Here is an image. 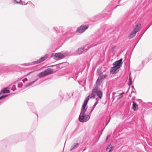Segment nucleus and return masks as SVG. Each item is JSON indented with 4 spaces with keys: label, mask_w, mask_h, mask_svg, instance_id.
<instances>
[{
    "label": "nucleus",
    "mask_w": 152,
    "mask_h": 152,
    "mask_svg": "<svg viewBox=\"0 0 152 152\" xmlns=\"http://www.w3.org/2000/svg\"><path fill=\"white\" fill-rule=\"evenodd\" d=\"M53 58L56 60H58L63 58L65 56L61 53H56L52 55Z\"/></svg>",
    "instance_id": "obj_5"
},
{
    "label": "nucleus",
    "mask_w": 152,
    "mask_h": 152,
    "mask_svg": "<svg viewBox=\"0 0 152 152\" xmlns=\"http://www.w3.org/2000/svg\"><path fill=\"white\" fill-rule=\"evenodd\" d=\"M35 72L34 71L31 72L30 73H28L27 74V76H28V77L31 76L34 77L37 74L35 73Z\"/></svg>",
    "instance_id": "obj_13"
},
{
    "label": "nucleus",
    "mask_w": 152,
    "mask_h": 152,
    "mask_svg": "<svg viewBox=\"0 0 152 152\" xmlns=\"http://www.w3.org/2000/svg\"><path fill=\"white\" fill-rule=\"evenodd\" d=\"M115 48V46H114L112 48V51H113V50H114V49Z\"/></svg>",
    "instance_id": "obj_25"
},
{
    "label": "nucleus",
    "mask_w": 152,
    "mask_h": 152,
    "mask_svg": "<svg viewBox=\"0 0 152 152\" xmlns=\"http://www.w3.org/2000/svg\"><path fill=\"white\" fill-rule=\"evenodd\" d=\"M38 80L37 79L29 83L27 85H26V87H28V86H29L31 85H32L37 80Z\"/></svg>",
    "instance_id": "obj_19"
},
{
    "label": "nucleus",
    "mask_w": 152,
    "mask_h": 152,
    "mask_svg": "<svg viewBox=\"0 0 152 152\" xmlns=\"http://www.w3.org/2000/svg\"><path fill=\"white\" fill-rule=\"evenodd\" d=\"M79 146V144L78 143H75L73 144L71 147L70 151H71L73 149H75L77 148Z\"/></svg>",
    "instance_id": "obj_14"
},
{
    "label": "nucleus",
    "mask_w": 152,
    "mask_h": 152,
    "mask_svg": "<svg viewBox=\"0 0 152 152\" xmlns=\"http://www.w3.org/2000/svg\"><path fill=\"white\" fill-rule=\"evenodd\" d=\"M124 94V92L120 94L119 95L117 96L118 99H119L123 96V95Z\"/></svg>",
    "instance_id": "obj_20"
},
{
    "label": "nucleus",
    "mask_w": 152,
    "mask_h": 152,
    "mask_svg": "<svg viewBox=\"0 0 152 152\" xmlns=\"http://www.w3.org/2000/svg\"><path fill=\"white\" fill-rule=\"evenodd\" d=\"M141 26L140 24H138L137 25L134 30L130 33L129 36L130 38H132L135 36L137 32L140 29Z\"/></svg>",
    "instance_id": "obj_4"
},
{
    "label": "nucleus",
    "mask_w": 152,
    "mask_h": 152,
    "mask_svg": "<svg viewBox=\"0 0 152 152\" xmlns=\"http://www.w3.org/2000/svg\"><path fill=\"white\" fill-rule=\"evenodd\" d=\"M88 25L81 26L77 28V31L79 33H82L88 28Z\"/></svg>",
    "instance_id": "obj_6"
},
{
    "label": "nucleus",
    "mask_w": 152,
    "mask_h": 152,
    "mask_svg": "<svg viewBox=\"0 0 152 152\" xmlns=\"http://www.w3.org/2000/svg\"><path fill=\"white\" fill-rule=\"evenodd\" d=\"M90 47L88 45H86L84 47L82 48L84 49V50L85 52H86L88 50Z\"/></svg>",
    "instance_id": "obj_18"
},
{
    "label": "nucleus",
    "mask_w": 152,
    "mask_h": 152,
    "mask_svg": "<svg viewBox=\"0 0 152 152\" xmlns=\"http://www.w3.org/2000/svg\"><path fill=\"white\" fill-rule=\"evenodd\" d=\"M8 96V95H2L1 96H0V100L3 99L4 98L7 96Z\"/></svg>",
    "instance_id": "obj_22"
},
{
    "label": "nucleus",
    "mask_w": 152,
    "mask_h": 152,
    "mask_svg": "<svg viewBox=\"0 0 152 152\" xmlns=\"http://www.w3.org/2000/svg\"><path fill=\"white\" fill-rule=\"evenodd\" d=\"M53 72V69L48 68L39 74L38 76L39 78H41L50 74Z\"/></svg>",
    "instance_id": "obj_3"
},
{
    "label": "nucleus",
    "mask_w": 152,
    "mask_h": 152,
    "mask_svg": "<svg viewBox=\"0 0 152 152\" xmlns=\"http://www.w3.org/2000/svg\"><path fill=\"white\" fill-rule=\"evenodd\" d=\"M17 3H19L21 1V0H15Z\"/></svg>",
    "instance_id": "obj_23"
},
{
    "label": "nucleus",
    "mask_w": 152,
    "mask_h": 152,
    "mask_svg": "<svg viewBox=\"0 0 152 152\" xmlns=\"http://www.w3.org/2000/svg\"><path fill=\"white\" fill-rule=\"evenodd\" d=\"M107 77V75H104V78H106V77Z\"/></svg>",
    "instance_id": "obj_26"
},
{
    "label": "nucleus",
    "mask_w": 152,
    "mask_h": 152,
    "mask_svg": "<svg viewBox=\"0 0 152 152\" xmlns=\"http://www.w3.org/2000/svg\"><path fill=\"white\" fill-rule=\"evenodd\" d=\"M23 83H24L23 80H21L18 81L17 83L18 86L19 88L22 87L23 85Z\"/></svg>",
    "instance_id": "obj_12"
},
{
    "label": "nucleus",
    "mask_w": 152,
    "mask_h": 152,
    "mask_svg": "<svg viewBox=\"0 0 152 152\" xmlns=\"http://www.w3.org/2000/svg\"><path fill=\"white\" fill-rule=\"evenodd\" d=\"M10 88L8 87L4 88L1 90L0 94L8 93L10 92Z\"/></svg>",
    "instance_id": "obj_10"
},
{
    "label": "nucleus",
    "mask_w": 152,
    "mask_h": 152,
    "mask_svg": "<svg viewBox=\"0 0 152 152\" xmlns=\"http://www.w3.org/2000/svg\"><path fill=\"white\" fill-rule=\"evenodd\" d=\"M96 94L100 99H101L102 92L101 90L98 89L97 87H95L92 90L91 95H90L89 97L90 96V98H95Z\"/></svg>",
    "instance_id": "obj_2"
},
{
    "label": "nucleus",
    "mask_w": 152,
    "mask_h": 152,
    "mask_svg": "<svg viewBox=\"0 0 152 152\" xmlns=\"http://www.w3.org/2000/svg\"><path fill=\"white\" fill-rule=\"evenodd\" d=\"M77 52L79 54H81L83 52H85V51L84 50V49L82 48H78L77 50Z\"/></svg>",
    "instance_id": "obj_16"
},
{
    "label": "nucleus",
    "mask_w": 152,
    "mask_h": 152,
    "mask_svg": "<svg viewBox=\"0 0 152 152\" xmlns=\"http://www.w3.org/2000/svg\"><path fill=\"white\" fill-rule=\"evenodd\" d=\"M89 96L90 95H88L85 99L82 106L80 113L79 117L80 121L81 122H86L89 120L91 115V112L98 103V100H97V99H96V101L93 105V107L89 114H85L87 108L86 107V106L89 100Z\"/></svg>",
    "instance_id": "obj_1"
},
{
    "label": "nucleus",
    "mask_w": 152,
    "mask_h": 152,
    "mask_svg": "<svg viewBox=\"0 0 152 152\" xmlns=\"http://www.w3.org/2000/svg\"><path fill=\"white\" fill-rule=\"evenodd\" d=\"M132 108L135 111L137 109L138 106L136 103L133 102Z\"/></svg>",
    "instance_id": "obj_15"
},
{
    "label": "nucleus",
    "mask_w": 152,
    "mask_h": 152,
    "mask_svg": "<svg viewBox=\"0 0 152 152\" xmlns=\"http://www.w3.org/2000/svg\"><path fill=\"white\" fill-rule=\"evenodd\" d=\"M96 84L97 85H100L102 82V78L101 77H99L98 78L96 81Z\"/></svg>",
    "instance_id": "obj_17"
},
{
    "label": "nucleus",
    "mask_w": 152,
    "mask_h": 152,
    "mask_svg": "<svg viewBox=\"0 0 152 152\" xmlns=\"http://www.w3.org/2000/svg\"><path fill=\"white\" fill-rule=\"evenodd\" d=\"M122 59L121 58L119 60L114 62L113 64L114 66L116 68H117L118 69H119L122 64Z\"/></svg>",
    "instance_id": "obj_7"
},
{
    "label": "nucleus",
    "mask_w": 152,
    "mask_h": 152,
    "mask_svg": "<svg viewBox=\"0 0 152 152\" xmlns=\"http://www.w3.org/2000/svg\"><path fill=\"white\" fill-rule=\"evenodd\" d=\"M119 71V69L117 68H116L115 66L111 67L110 73L111 74H115L118 72Z\"/></svg>",
    "instance_id": "obj_9"
},
{
    "label": "nucleus",
    "mask_w": 152,
    "mask_h": 152,
    "mask_svg": "<svg viewBox=\"0 0 152 152\" xmlns=\"http://www.w3.org/2000/svg\"><path fill=\"white\" fill-rule=\"evenodd\" d=\"M110 137V135H108L106 137V140H107L108 139V138H109V137Z\"/></svg>",
    "instance_id": "obj_24"
},
{
    "label": "nucleus",
    "mask_w": 152,
    "mask_h": 152,
    "mask_svg": "<svg viewBox=\"0 0 152 152\" xmlns=\"http://www.w3.org/2000/svg\"><path fill=\"white\" fill-rule=\"evenodd\" d=\"M113 149V147L110 144L107 148L106 151L107 152H111Z\"/></svg>",
    "instance_id": "obj_11"
},
{
    "label": "nucleus",
    "mask_w": 152,
    "mask_h": 152,
    "mask_svg": "<svg viewBox=\"0 0 152 152\" xmlns=\"http://www.w3.org/2000/svg\"><path fill=\"white\" fill-rule=\"evenodd\" d=\"M47 57H48V56L47 55H45V56L44 57H42L40 58V59H39V60H38L37 61H34L33 62L34 63V64H37L40 63L41 62H42L43 61H44L47 58Z\"/></svg>",
    "instance_id": "obj_8"
},
{
    "label": "nucleus",
    "mask_w": 152,
    "mask_h": 152,
    "mask_svg": "<svg viewBox=\"0 0 152 152\" xmlns=\"http://www.w3.org/2000/svg\"><path fill=\"white\" fill-rule=\"evenodd\" d=\"M129 80L130 82V83H129V85H130L132 84V80L131 78V77L130 76V74H129Z\"/></svg>",
    "instance_id": "obj_21"
}]
</instances>
